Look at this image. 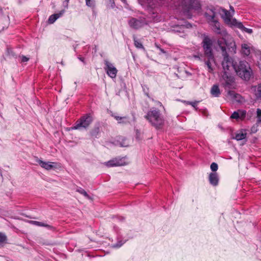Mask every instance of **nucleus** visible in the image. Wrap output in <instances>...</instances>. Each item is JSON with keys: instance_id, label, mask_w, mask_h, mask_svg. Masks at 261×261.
Returning a JSON list of instances; mask_svg holds the SVG:
<instances>
[{"instance_id": "obj_1", "label": "nucleus", "mask_w": 261, "mask_h": 261, "mask_svg": "<svg viewBox=\"0 0 261 261\" xmlns=\"http://www.w3.org/2000/svg\"><path fill=\"white\" fill-rule=\"evenodd\" d=\"M144 117L157 129H161L165 124V118L161 112L155 108L150 109Z\"/></svg>"}, {"instance_id": "obj_2", "label": "nucleus", "mask_w": 261, "mask_h": 261, "mask_svg": "<svg viewBox=\"0 0 261 261\" xmlns=\"http://www.w3.org/2000/svg\"><path fill=\"white\" fill-rule=\"evenodd\" d=\"M234 69L237 74L245 81L249 80L252 74L249 64L245 61H241L237 65H234Z\"/></svg>"}, {"instance_id": "obj_3", "label": "nucleus", "mask_w": 261, "mask_h": 261, "mask_svg": "<svg viewBox=\"0 0 261 261\" xmlns=\"http://www.w3.org/2000/svg\"><path fill=\"white\" fill-rule=\"evenodd\" d=\"M93 120V119L91 114H86L75 122L71 128L72 129H86L90 126Z\"/></svg>"}, {"instance_id": "obj_4", "label": "nucleus", "mask_w": 261, "mask_h": 261, "mask_svg": "<svg viewBox=\"0 0 261 261\" xmlns=\"http://www.w3.org/2000/svg\"><path fill=\"white\" fill-rule=\"evenodd\" d=\"M218 45L220 47L223 56V60L222 62V66L223 67V72H229L230 68L235 64H233L232 59L228 56L226 52V48L225 46L222 45L220 41H218Z\"/></svg>"}, {"instance_id": "obj_5", "label": "nucleus", "mask_w": 261, "mask_h": 261, "mask_svg": "<svg viewBox=\"0 0 261 261\" xmlns=\"http://www.w3.org/2000/svg\"><path fill=\"white\" fill-rule=\"evenodd\" d=\"M212 13L211 15L205 13V16L210 25H212L213 30L218 34H222L225 36L227 34L225 31H222L221 30L220 23L216 19L215 13L214 11H212Z\"/></svg>"}, {"instance_id": "obj_6", "label": "nucleus", "mask_w": 261, "mask_h": 261, "mask_svg": "<svg viewBox=\"0 0 261 261\" xmlns=\"http://www.w3.org/2000/svg\"><path fill=\"white\" fill-rule=\"evenodd\" d=\"M184 13L191 18V15L189 14L191 10H198L200 9V4L198 0H184Z\"/></svg>"}, {"instance_id": "obj_7", "label": "nucleus", "mask_w": 261, "mask_h": 261, "mask_svg": "<svg viewBox=\"0 0 261 261\" xmlns=\"http://www.w3.org/2000/svg\"><path fill=\"white\" fill-rule=\"evenodd\" d=\"M220 14L224 22L228 25H236L238 23L237 20L233 18V13L224 8H220Z\"/></svg>"}, {"instance_id": "obj_8", "label": "nucleus", "mask_w": 261, "mask_h": 261, "mask_svg": "<svg viewBox=\"0 0 261 261\" xmlns=\"http://www.w3.org/2000/svg\"><path fill=\"white\" fill-rule=\"evenodd\" d=\"M202 43L204 57H210V59H212L213 58V56H214L212 48L213 44L212 41L208 37L205 36L203 39Z\"/></svg>"}, {"instance_id": "obj_9", "label": "nucleus", "mask_w": 261, "mask_h": 261, "mask_svg": "<svg viewBox=\"0 0 261 261\" xmlns=\"http://www.w3.org/2000/svg\"><path fill=\"white\" fill-rule=\"evenodd\" d=\"M128 23L130 27L134 29L137 30L146 24L147 22L144 18L138 19L135 18H132L128 20Z\"/></svg>"}, {"instance_id": "obj_10", "label": "nucleus", "mask_w": 261, "mask_h": 261, "mask_svg": "<svg viewBox=\"0 0 261 261\" xmlns=\"http://www.w3.org/2000/svg\"><path fill=\"white\" fill-rule=\"evenodd\" d=\"M105 65L104 69L107 74L112 79L115 78L118 72L117 69L107 60L105 61Z\"/></svg>"}, {"instance_id": "obj_11", "label": "nucleus", "mask_w": 261, "mask_h": 261, "mask_svg": "<svg viewBox=\"0 0 261 261\" xmlns=\"http://www.w3.org/2000/svg\"><path fill=\"white\" fill-rule=\"evenodd\" d=\"M222 77V79L224 81V87L225 88L231 89L232 84L234 82V77L229 72H223Z\"/></svg>"}, {"instance_id": "obj_12", "label": "nucleus", "mask_w": 261, "mask_h": 261, "mask_svg": "<svg viewBox=\"0 0 261 261\" xmlns=\"http://www.w3.org/2000/svg\"><path fill=\"white\" fill-rule=\"evenodd\" d=\"M252 50L253 46L251 43L244 42L241 44L240 54L242 57L246 58L250 55Z\"/></svg>"}, {"instance_id": "obj_13", "label": "nucleus", "mask_w": 261, "mask_h": 261, "mask_svg": "<svg viewBox=\"0 0 261 261\" xmlns=\"http://www.w3.org/2000/svg\"><path fill=\"white\" fill-rule=\"evenodd\" d=\"M246 111L244 110L239 109L233 112L230 116V119H234L237 121H243L246 117Z\"/></svg>"}, {"instance_id": "obj_14", "label": "nucleus", "mask_w": 261, "mask_h": 261, "mask_svg": "<svg viewBox=\"0 0 261 261\" xmlns=\"http://www.w3.org/2000/svg\"><path fill=\"white\" fill-rule=\"evenodd\" d=\"M104 164L108 167H112L123 166L125 163L122 159L116 158L105 162Z\"/></svg>"}, {"instance_id": "obj_15", "label": "nucleus", "mask_w": 261, "mask_h": 261, "mask_svg": "<svg viewBox=\"0 0 261 261\" xmlns=\"http://www.w3.org/2000/svg\"><path fill=\"white\" fill-rule=\"evenodd\" d=\"M140 3L148 9L155 8L158 5V0H139Z\"/></svg>"}, {"instance_id": "obj_16", "label": "nucleus", "mask_w": 261, "mask_h": 261, "mask_svg": "<svg viewBox=\"0 0 261 261\" xmlns=\"http://www.w3.org/2000/svg\"><path fill=\"white\" fill-rule=\"evenodd\" d=\"M38 163L40 165V166L46 170H49L54 168H55L54 165L56 164L54 162H44L40 160H38L37 161Z\"/></svg>"}, {"instance_id": "obj_17", "label": "nucleus", "mask_w": 261, "mask_h": 261, "mask_svg": "<svg viewBox=\"0 0 261 261\" xmlns=\"http://www.w3.org/2000/svg\"><path fill=\"white\" fill-rule=\"evenodd\" d=\"M208 180L212 185L214 186H217L219 182L218 174L216 172L211 173L209 174Z\"/></svg>"}, {"instance_id": "obj_18", "label": "nucleus", "mask_w": 261, "mask_h": 261, "mask_svg": "<svg viewBox=\"0 0 261 261\" xmlns=\"http://www.w3.org/2000/svg\"><path fill=\"white\" fill-rule=\"evenodd\" d=\"M112 116L118 121V123L123 124L130 123L129 118L127 116L120 117L115 115V114H112Z\"/></svg>"}, {"instance_id": "obj_19", "label": "nucleus", "mask_w": 261, "mask_h": 261, "mask_svg": "<svg viewBox=\"0 0 261 261\" xmlns=\"http://www.w3.org/2000/svg\"><path fill=\"white\" fill-rule=\"evenodd\" d=\"M65 12V10H61L59 13L51 15L48 19V22L50 24L53 23L58 18L61 17Z\"/></svg>"}, {"instance_id": "obj_20", "label": "nucleus", "mask_w": 261, "mask_h": 261, "mask_svg": "<svg viewBox=\"0 0 261 261\" xmlns=\"http://www.w3.org/2000/svg\"><path fill=\"white\" fill-rule=\"evenodd\" d=\"M30 223L35 225H36V226H38L45 227L50 230H54L55 229V228L53 226L45 224L42 222H39V221H32H32H30Z\"/></svg>"}, {"instance_id": "obj_21", "label": "nucleus", "mask_w": 261, "mask_h": 261, "mask_svg": "<svg viewBox=\"0 0 261 261\" xmlns=\"http://www.w3.org/2000/svg\"><path fill=\"white\" fill-rule=\"evenodd\" d=\"M204 59V62L205 65L207 66L208 71L210 72L213 71V68L212 67V63L215 61L214 56H213V58L211 59L210 57H205Z\"/></svg>"}, {"instance_id": "obj_22", "label": "nucleus", "mask_w": 261, "mask_h": 261, "mask_svg": "<svg viewBox=\"0 0 261 261\" xmlns=\"http://www.w3.org/2000/svg\"><path fill=\"white\" fill-rule=\"evenodd\" d=\"M211 94L214 97H219L221 92L219 86L217 85H214L211 89Z\"/></svg>"}, {"instance_id": "obj_23", "label": "nucleus", "mask_w": 261, "mask_h": 261, "mask_svg": "<svg viewBox=\"0 0 261 261\" xmlns=\"http://www.w3.org/2000/svg\"><path fill=\"white\" fill-rule=\"evenodd\" d=\"M227 94L232 99L236 100L237 101H241V95L239 94L236 93L234 91L229 90L227 92Z\"/></svg>"}, {"instance_id": "obj_24", "label": "nucleus", "mask_w": 261, "mask_h": 261, "mask_svg": "<svg viewBox=\"0 0 261 261\" xmlns=\"http://www.w3.org/2000/svg\"><path fill=\"white\" fill-rule=\"evenodd\" d=\"M254 94L257 99H261V83L254 87Z\"/></svg>"}, {"instance_id": "obj_25", "label": "nucleus", "mask_w": 261, "mask_h": 261, "mask_svg": "<svg viewBox=\"0 0 261 261\" xmlns=\"http://www.w3.org/2000/svg\"><path fill=\"white\" fill-rule=\"evenodd\" d=\"M7 243V237L5 233L0 232V247Z\"/></svg>"}, {"instance_id": "obj_26", "label": "nucleus", "mask_w": 261, "mask_h": 261, "mask_svg": "<svg viewBox=\"0 0 261 261\" xmlns=\"http://www.w3.org/2000/svg\"><path fill=\"white\" fill-rule=\"evenodd\" d=\"M134 45L136 47L139 49H142L144 50H145L142 43L136 37L134 36Z\"/></svg>"}, {"instance_id": "obj_27", "label": "nucleus", "mask_w": 261, "mask_h": 261, "mask_svg": "<svg viewBox=\"0 0 261 261\" xmlns=\"http://www.w3.org/2000/svg\"><path fill=\"white\" fill-rule=\"evenodd\" d=\"M236 25H237L239 28L242 29L247 33L251 34L253 32L252 29L245 28L241 22H238Z\"/></svg>"}, {"instance_id": "obj_28", "label": "nucleus", "mask_w": 261, "mask_h": 261, "mask_svg": "<svg viewBox=\"0 0 261 261\" xmlns=\"http://www.w3.org/2000/svg\"><path fill=\"white\" fill-rule=\"evenodd\" d=\"M246 133L242 132L238 133L236 135L234 139L238 141H241L244 139L246 137Z\"/></svg>"}, {"instance_id": "obj_29", "label": "nucleus", "mask_w": 261, "mask_h": 261, "mask_svg": "<svg viewBox=\"0 0 261 261\" xmlns=\"http://www.w3.org/2000/svg\"><path fill=\"white\" fill-rule=\"evenodd\" d=\"M86 5L89 7L94 8L95 6V0H85Z\"/></svg>"}, {"instance_id": "obj_30", "label": "nucleus", "mask_w": 261, "mask_h": 261, "mask_svg": "<svg viewBox=\"0 0 261 261\" xmlns=\"http://www.w3.org/2000/svg\"><path fill=\"white\" fill-rule=\"evenodd\" d=\"M185 102L187 105H191L196 110H197V105L199 102V101H185Z\"/></svg>"}, {"instance_id": "obj_31", "label": "nucleus", "mask_w": 261, "mask_h": 261, "mask_svg": "<svg viewBox=\"0 0 261 261\" xmlns=\"http://www.w3.org/2000/svg\"><path fill=\"white\" fill-rule=\"evenodd\" d=\"M107 1V6L108 8H114L115 4L114 0H106Z\"/></svg>"}, {"instance_id": "obj_32", "label": "nucleus", "mask_w": 261, "mask_h": 261, "mask_svg": "<svg viewBox=\"0 0 261 261\" xmlns=\"http://www.w3.org/2000/svg\"><path fill=\"white\" fill-rule=\"evenodd\" d=\"M76 191L81 194L83 195L86 197H89V195L87 194V193L82 188H79L76 189Z\"/></svg>"}, {"instance_id": "obj_33", "label": "nucleus", "mask_w": 261, "mask_h": 261, "mask_svg": "<svg viewBox=\"0 0 261 261\" xmlns=\"http://www.w3.org/2000/svg\"><path fill=\"white\" fill-rule=\"evenodd\" d=\"M218 169V166L217 163H212L211 165V169L213 172H216Z\"/></svg>"}, {"instance_id": "obj_34", "label": "nucleus", "mask_w": 261, "mask_h": 261, "mask_svg": "<svg viewBox=\"0 0 261 261\" xmlns=\"http://www.w3.org/2000/svg\"><path fill=\"white\" fill-rule=\"evenodd\" d=\"M230 44L231 48H232V49L234 50V52L236 53V45L235 42L233 41H232V42H231L230 43Z\"/></svg>"}, {"instance_id": "obj_35", "label": "nucleus", "mask_w": 261, "mask_h": 261, "mask_svg": "<svg viewBox=\"0 0 261 261\" xmlns=\"http://www.w3.org/2000/svg\"><path fill=\"white\" fill-rule=\"evenodd\" d=\"M257 116L259 121H261V110L259 109H257Z\"/></svg>"}, {"instance_id": "obj_36", "label": "nucleus", "mask_w": 261, "mask_h": 261, "mask_svg": "<svg viewBox=\"0 0 261 261\" xmlns=\"http://www.w3.org/2000/svg\"><path fill=\"white\" fill-rule=\"evenodd\" d=\"M29 58L25 56H22L21 57V62H27L29 61Z\"/></svg>"}, {"instance_id": "obj_37", "label": "nucleus", "mask_w": 261, "mask_h": 261, "mask_svg": "<svg viewBox=\"0 0 261 261\" xmlns=\"http://www.w3.org/2000/svg\"><path fill=\"white\" fill-rule=\"evenodd\" d=\"M99 129L98 127H97L95 128L93 132V135L95 136V137H97V134L99 133Z\"/></svg>"}, {"instance_id": "obj_38", "label": "nucleus", "mask_w": 261, "mask_h": 261, "mask_svg": "<svg viewBox=\"0 0 261 261\" xmlns=\"http://www.w3.org/2000/svg\"><path fill=\"white\" fill-rule=\"evenodd\" d=\"M156 47L159 49V50H160V51L163 53V54H165L166 53V51L162 48H161L159 45H155Z\"/></svg>"}, {"instance_id": "obj_39", "label": "nucleus", "mask_w": 261, "mask_h": 261, "mask_svg": "<svg viewBox=\"0 0 261 261\" xmlns=\"http://www.w3.org/2000/svg\"><path fill=\"white\" fill-rule=\"evenodd\" d=\"M78 59L81 61H82L84 64H86V62L85 61V59L84 58L82 57L81 56H79L78 57Z\"/></svg>"}, {"instance_id": "obj_40", "label": "nucleus", "mask_w": 261, "mask_h": 261, "mask_svg": "<svg viewBox=\"0 0 261 261\" xmlns=\"http://www.w3.org/2000/svg\"><path fill=\"white\" fill-rule=\"evenodd\" d=\"M230 11L231 13H234V10L232 6H230Z\"/></svg>"}, {"instance_id": "obj_41", "label": "nucleus", "mask_w": 261, "mask_h": 261, "mask_svg": "<svg viewBox=\"0 0 261 261\" xmlns=\"http://www.w3.org/2000/svg\"><path fill=\"white\" fill-rule=\"evenodd\" d=\"M120 145H121V146H122V147H127L128 146V144H126L125 143H123V144L121 143Z\"/></svg>"}, {"instance_id": "obj_42", "label": "nucleus", "mask_w": 261, "mask_h": 261, "mask_svg": "<svg viewBox=\"0 0 261 261\" xmlns=\"http://www.w3.org/2000/svg\"><path fill=\"white\" fill-rule=\"evenodd\" d=\"M218 41H221V44H222V45H224V46H226V45H227V44H226V41H224L225 43H224L222 42V40H218ZM225 47H226V46H225Z\"/></svg>"}, {"instance_id": "obj_43", "label": "nucleus", "mask_w": 261, "mask_h": 261, "mask_svg": "<svg viewBox=\"0 0 261 261\" xmlns=\"http://www.w3.org/2000/svg\"><path fill=\"white\" fill-rule=\"evenodd\" d=\"M157 103H158V105H159V106H162V103H161V102H160V101H158V102H157Z\"/></svg>"}, {"instance_id": "obj_44", "label": "nucleus", "mask_w": 261, "mask_h": 261, "mask_svg": "<svg viewBox=\"0 0 261 261\" xmlns=\"http://www.w3.org/2000/svg\"><path fill=\"white\" fill-rule=\"evenodd\" d=\"M189 27H191V25L190 24H187V28H188Z\"/></svg>"}, {"instance_id": "obj_45", "label": "nucleus", "mask_w": 261, "mask_h": 261, "mask_svg": "<svg viewBox=\"0 0 261 261\" xmlns=\"http://www.w3.org/2000/svg\"><path fill=\"white\" fill-rule=\"evenodd\" d=\"M194 57L196 58H198L199 59H200V57L199 56H195Z\"/></svg>"}, {"instance_id": "obj_46", "label": "nucleus", "mask_w": 261, "mask_h": 261, "mask_svg": "<svg viewBox=\"0 0 261 261\" xmlns=\"http://www.w3.org/2000/svg\"><path fill=\"white\" fill-rule=\"evenodd\" d=\"M146 95L148 97H149V95H148V93H146Z\"/></svg>"}, {"instance_id": "obj_47", "label": "nucleus", "mask_w": 261, "mask_h": 261, "mask_svg": "<svg viewBox=\"0 0 261 261\" xmlns=\"http://www.w3.org/2000/svg\"><path fill=\"white\" fill-rule=\"evenodd\" d=\"M68 1H69V0H66V1H67V3H68Z\"/></svg>"}]
</instances>
